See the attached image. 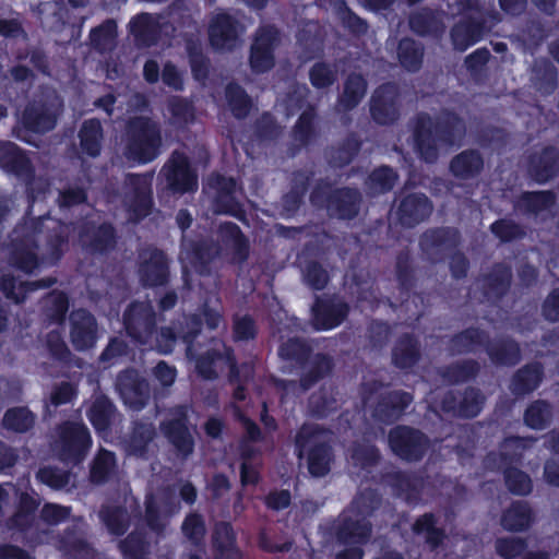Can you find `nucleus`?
Wrapping results in <instances>:
<instances>
[{
    "instance_id": "obj_16",
    "label": "nucleus",
    "mask_w": 559,
    "mask_h": 559,
    "mask_svg": "<svg viewBox=\"0 0 559 559\" xmlns=\"http://www.w3.org/2000/svg\"><path fill=\"white\" fill-rule=\"evenodd\" d=\"M167 188L174 193L191 192L197 188V175L190 166L189 158L175 151L162 169Z\"/></svg>"
},
{
    "instance_id": "obj_42",
    "label": "nucleus",
    "mask_w": 559,
    "mask_h": 559,
    "mask_svg": "<svg viewBox=\"0 0 559 559\" xmlns=\"http://www.w3.org/2000/svg\"><path fill=\"white\" fill-rule=\"evenodd\" d=\"M557 200L552 191L524 192L516 202V210L526 215H538L555 205Z\"/></svg>"
},
{
    "instance_id": "obj_3",
    "label": "nucleus",
    "mask_w": 559,
    "mask_h": 559,
    "mask_svg": "<svg viewBox=\"0 0 559 559\" xmlns=\"http://www.w3.org/2000/svg\"><path fill=\"white\" fill-rule=\"evenodd\" d=\"M453 15H461L450 31V37L455 50L465 51L488 33L500 21V14L489 10L478 0H455L448 4Z\"/></svg>"
},
{
    "instance_id": "obj_12",
    "label": "nucleus",
    "mask_w": 559,
    "mask_h": 559,
    "mask_svg": "<svg viewBox=\"0 0 559 559\" xmlns=\"http://www.w3.org/2000/svg\"><path fill=\"white\" fill-rule=\"evenodd\" d=\"M127 334L141 345L153 346L156 334V312L151 301H133L123 312Z\"/></svg>"
},
{
    "instance_id": "obj_25",
    "label": "nucleus",
    "mask_w": 559,
    "mask_h": 559,
    "mask_svg": "<svg viewBox=\"0 0 559 559\" xmlns=\"http://www.w3.org/2000/svg\"><path fill=\"white\" fill-rule=\"evenodd\" d=\"M55 283L56 278L52 277L33 282L17 281L13 275L0 271V293L17 305L25 301L29 292L48 288Z\"/></svg>"
},
{
    "instance_id": "obj_18",
    "label": "nucleus",
    "mask_w": 559,
    "mask_h": 559,
    "mask_svg": "<svg viewBox=\"0 0 559 559\" xmlns=\"http://www.w3.org/2000/svg\"><path fill=\"white\" fill-rule=\"evenodd\" d=\"M527 177L544 185L559 176V150L548 145L532 151L526 157Z\"/></svg>"
},
{
    "instance_id": "obj_19",
    "label": "nucleus",
    "mask_w": 559,
    "mask_h": 559,
    "mask_svg": "<svg viewBox=\"0 0 559 559\" xmlns=\"http://www.w3.org/2000/svg\"><path fill=\"white\" fill-rule=\"evenodd\" d=\"M70 342L79 350L94 347L98 337V323L94 314L85 309L73 310L69 316Z\"/></svg>"
},
{
    "instance_id": "obj_15",
    "label": "nucleus",
    "mask_w": 559,
    "mask_h": 559,
    "mask_svg": "<svg viewBox=\"0 0 559 559\" xmlns=\"http://www.w3.org/2000/svg\"><path fill=\"white\" fill-rule=\"evenodd\" d=\"M115 388L126 406L132 411L143 409L150 400V384L138 370L126 369L118 373Z\"/></svg>"
},
{
    "instance_id": "obj_44",
    "label": "nucleus",
    "mask_w": 559,
    "mask_h": 559,
    "mask_svg": "<svg viewBox=\"0 0 559 559\" xmlns=\"http://www.w3.org/2000/svg\"><path fill=\"white\" fill-rule=\"evenodd\" d=\"M531 82L543 94L554 92L557 86L555 66L545 58L535 60L531 68Z\"/></svg>"
},
{
    "instance_id": "obj_29",
    "label": "nucleus",
    "mask_w": 559,
    "mask_h": 559,
    "mask_svg": "<svg viewBox=\"0 0 559 559\" xmlns=\"http://www.w3.org/2000/svg\"><path fill=\"white\" fill-rule=\"evenodd\" d=\"M97 515L107 532L112 536L120 537L124 535L131 526V514L129 510L121 504H102Z\"/></svg>"
},
{
    "instance_id": "obj_39",
    "label": "nucleus",
    "mask_w": 559,
    "mask_h": 559,
    "mask_svg": "<svg viewBox=\"0 0 559 559\" xmlns=\"http://www.w3.org/2000/svg\"><path fill=\"white\" fill-rule=\"evenodd\" d=\"M489 334L476 328H468L451 337L449 350L453 355L474 353L488 343Z\"/></svg>"
},
{
    "instance_id": "obj_26",
    "label": "nucleus",
    "mask_w": 559,
    "mask_h": 559,
    "mask_svg": "<svg viewBox=\"0 0 559 559\" xmlns=\"http://www.w3.org/2000/svg\"><path fill=\"white\" fill-rule=\"evenodd\" d=\"M412 401L413 396L407 392L393 391L385 393L380 396L372 416L381 423L391 424L402 416Z\"/></svg>"
},
{
    "instance_id": "obj_57",
    "label": "nucleus",
    "mask_w": 559,
    "mask_h": 559,
    "mask_svg": "<svg viewBox=\"0 0 559 559\" xmlns=\"http://www.w3.org/2000/svg\"><path fill=\"white\" fill-rule=\"evenodd\" d=\"M60 543L66 551L75 555L88 557L94 552L85 538L84 532L78 525L67 528L61 536Z\"/></svg>"
},
{
    "instance_id": "obj_41",
    "label": "nucleus",
    "mask_w": 559,
    "mask_h": 559,
    "mask_svg": "<svg viewBox=\"0 0 559 559\" xmlns=\"http://www.w3.org/2000/svg\"><path fill=\"white\" fill-rule=\"evenodd\" d=\"M542 377V366L539 364H528L514 373L510 390L518 396L528 394L539 385Z\"/></svg>"
},
{
    "instance_id": "obj_27",
    "label": "nucleus",
    "mask_w": 559,
    "mask_h": 559,
    "mask_svg": "<svg viewBox=\"0 0 559 559\" xmlns=\"http://www.w3.org/2000/svg\"><path fill=\"white\" fill-rule=\"evenodd\" d=\"M368 88L367 80L359 73H349L335 105L337 112H347L356 108L365 97Z\"/></svg>"
},
{
    "instance_id": "obj_7",
    "label": "nucleus",
    "mask_w": 559,
    "mask_h": 559,
    "mask_svg": "<svg viewBox=\"0 0 559 559\" xmlns=\"http://www.w3.org/2000/svg\"><path fill=\"white\" fill-rule=\"evenodd\" d=\"M310 201L317 207H325L332 217L353 219L359 214L362 195L358 189L344 187L332 190L329 182L320 181L312 190Z\"/></svg>"
},
{
    "instance_id": "obj_4",
    "label": "nucleus",
    "mask_w": 559,
    "mask_h": 559,
    "mask_svg": "<svg viewBox=\"0 0 559 559\" xmlns=\"http://www.w3.org/2000/svg\"><path fill=\"white\" fill-rule=\"evenodd\" d=\"M163 144L160 124L146 116L127 120L122 134V155L130 162L146 164L154 160Z\"/></svg>"
},
{
    "instance_id": "obj_10",
    "label": "nucleus",
    "mask_w": 559,
    "mask_h": 559,
    "mask_svg": "<svg viewBox=\"0 0 559 559\" xmlns=\"http://www.w3.org/2000/svg\"><path fill=\"white\" fill-rule=\"evenodd\" d=\"M163 436L171 444L177 457L187 460L194 451L193 427L188 421V407L177 405L168 411L160 425Z\"/></svg>"
},
{
    "instance_id": "obj_24",
    "label": "nucleus",
    "mask_w": 559,
    "mask_h": 559,
    "mask_svg": "<svg viewBox=\"0 0 559 559\" xmlns=\"http://www.w3.org/2000/svg\"><path fill=\"white\" fill-rule=\"evenodd\" d=\"M213 347L195 357V370L205 380H215L225 359H230L231 348L219 340H212Z\"/></svg>"
},
{
    "instance_id": "obj_51",
    "label": "nucleus",
    "mask_w": 559,
    "mask_h": 559,
    "mask_svg": "<svg viewBox=\"0 0 559 559\" xmlns=\"http://www.w3.org/2000/svg\"><path fill=\"white\" fill-rule=\"evenodd\" d=\"M115 454L108 450L98 451L91 464L90 480L95 485L108 481L116 473Z\"/></svg>"
},
{
    "instance_id": "obj_5",
    "label": "nucleus",
    "mask_w": 559,
    "mask_h": 559,
    "mask_svg": "<svg viewBox=\"0 0 559 559\" xmlns=\"http://www.w3.org/2000/svg\"><path fill=\"white\" fill-rule=\"evenodd\" d=\"M331 435L317 424H304L295 437L297 455L301 459L307 452L308 471L313 477H323L331 471L334 460Z\"/></svg>"
},
{
    "instance_id": "obj_59",
    "label": "nucleus",
    "mask_w": 559,
    "mask_h": 559,
    "mask_svg": "<svg viewBox=\"0 0 559 559\" xmlns=\"http://www.w3.org/2000/svg\"><path fill=\"white\" fill-rule=\"evenodd\" d=\"M225 97L229 109L236 118L242 119L248 116L252 104L250 97L240 85L229 83L225 90Z\"/></svg>"
},
{
    "instance_id": "obj_1",
    "label": "nucleus",
    "mask_w": 559,
    "mask_h": 559,
    "mask_svg": "<svg viewBox=\"0 0 559 559\" xmlns=\"http://www.w3.org/2000/svg\"><path fill=\"white\" fill-rule=\"evenodd\" d=\"M74 228L49 216L24 217L10 234L8 262L32 273L40 264L57 263L69 247Z\"/></svg>"
},
{
    "instance_id": "obj_55",
    "label": "nucleus",
    "mask_w": 559,
    "mask_h": 559,
    "mask_svg": "<svg viewBox=\"0 0 559 559\" xmlns=\"http://www.w3.org/2000/svg\"><path fill=\"white\" fill-rule=\"evenodd\" d=\"M390 479L397 496L403 497L408 503H414L418 500L423 486L420 478L397 472L392 474Z\"/></svg>"
},
{
    "instance_id": "obj_54",
    "label": "nucleus",
    "mask_w": 559,
    "mask_h": 559,
    "mask_svg": "<svg viewBox=\"0 0 559 559\" xmlns=\"http://www.w3.org/2000/svg\"><path fill=\"white\" fill-rule=\"evenodd\" d=\"M420 357L417 342L405 334L399 338L393 350L392 359L396 367L405 369L414 366Z\"/></svg>"
},
{
    "instance_id": "obj_50",
    "label": "nucleus",
    "mask_w": 559,
    "mask_h": 559,
    "mask_svg": "<svg viewBox=\"0 0 559 559\" xmlns=\"http://www.w3.org/2000/svg\"><path fill=\"white\" fill-rule=\"evenodd\" d=\"M150 547L144 528H135L118 543L119 550L128 559H144Z\"/></svg>"
},
{
    "instance_id": "obj_9",
    "label": "nucleus",
    "mask_w": 559,
    "mask_h": 559,
    "mask_svg": "<svg viewBox=\"0 0 559 559\" xmlns=\"http://www.w3.org/2000/svg\"><path fill=\"white\" fill-rule=\"evenodd\" d=\"M90 445L87 428L83 424L66 421L57 428L51 449L60 461L76 465L84 460Z\"/></svg>"
},
{
    "instance_id": "obj_6",
    "label": "nucleus",
    "mask_w": 559,
    "mask_h": 559,
    "mask_svg": "<svg viewBox=\"0 0 559 559\" xmlns=\"http://www.w3.org/2000/svg\"><path fill=\"white\" fill-rule=\"evenodd\" d=\"M63 111V102L56 90L41 87L22 111L20 122L31 132L44 134L55 129Z\"/></svg>"
},
{
    "instance_id": "obj_23",
    "label": "nucleus",
    "mask_w": 559,
    "mask_h": 559,
    "mask_svg": "<svg viewBox=\"0 0 559 559\" xmlns=\"http://www.w3.org/2000/svg\"><path fill=\"white\" fill-rule=\"evenodd\" d=\"M408 26L417 36L439 39L447 29L444 12L428 7L421 8L409 14Z\"/></svg>"
},
{
    "instance_id": "obj_17",
    "label": "nucleus",
    "mask_w": 559,
    "mask_h": 559,
    "mask_svg": "<svg viewBox=\"0 0 559 559\" xmlns=\"http://www.w3.org/2000/svg\"><path fill=\"white\" fill-rule=\"evenodd\" d=\"M399 97V87L393 83L376 88L369 103L373 121L381 126L394 123L400 117Z\"/></svg>"
},
{
    "instance_id": "obj_28",
    "label": "nucleus",
    "mask_w": 559,
    "mask_h": 559,
    "mask_svg": "<svg viewBox=\"0 0 559 559\" xmlns=\"http://www.w3.org/2000/svg\"><path fill=\"white\" fill-rule=\"evenodd\" d=\"M486 353L490 361L497 367H512L521 361L520 345L510 337L488 340Z\"/></svg>"
},
{
    "instance_id": "obj_34",
    "label": "nucleus",
    "mask_w": 559,
    "mask_h": 559,
    "mask_svg": "<svg viewBox=\"0 0 559 559\" xmlns=\"http://www.w3.org/2000/svg\"><path fill=\"white\" fill-rule=\"evenodd\" d=\"M80 148L90 157H97L100 154L105 139L102 122L96 118L84 120L78 131Z\"/></svg>"
},
{
    "instance_id": "obj_45",
    "label": "nucleus",
    "mask_w": 559,
    "mask_h": 559,
    "mask_svg": "<svg viewBox=\"0 0 559 559\" xmlns=\"http://www.w3.org/2000/svg\"><path fill=\"white\" fill-rule=\"evenodd\" d=\"M312 354V346L302 337L294 336L283 341L278 347L281 359L305 367Z\"/></svg>"
},
{
    "instance_id": "obj_62",
    "label": "nucleus",
    "mask_w": 559,
    "mask_h": 559,
    "mask_svg": "<svg viewBox=\"0 0 559 559\" xmlns=\"http://www.w3.org/2000/svg\"><path fill=\"white\" fill-rule=\"evenodd\" d=\"M33 11L43 23L49 26L63 24V17L67 14L64 4L57 0L40 2Z\"/></svg>"
},
{
    "instance_id": "obj_52",
    "label": "nucleus",
    "mask_w": 559,
    "mask_h": 559,
    "mask_svg": "<svg viewBox=\"0 0 559 559\" xmlns=\"http://www.w3.org/2000/svg\"><path fill=\"white\" fill-rule=\"evenodd\" d=\"M213 544L219 559H237L235 534L228 522H218L213 531Z\"/></svg>"
},
{
    "instance_id": "obj_22",
    "label": "nucleus",
    "mask_w": 559,
    "mask_h": 559,
    "mask_svg": "<svg viewBox=\"0 0 559 559\" xmlns=\"http://www.w3.org/2000/svg\"><path fill=\"white\" fill-rule=\"evenodd\" d=\"M81 246L91 253H104L116 246L115 229L109 224L84 223L79 233Z\"/></svg>"
},
{
    "instance_id": "obj_47",
    "label": "nucleus",
    "mask_w": 559,
    "mask_h": 559,
    "mask_svg": "<svg viewBox=\"0 0 559 559\" xmlns=\"http://www.w3.org/2000/svg\"><path fill=\"white\" fill-rule=\"evenodd\" d=\"M219 233L222 240L233 249L234 260L238 263L245 262L249 257V241L239 227L233 223H225L221 225Z\"/></svg>"
},
{
    "instance_id": "obj_35",
    "label": "nucleus",
    "mask_w": 559,
    "mask_h": 559,
    "mask_svg": "<svg viewBox=\"0 0 559 559\" xmlns=\"http://www.w3.org/2000/svg\"><path fill=\"white\" fill-rule=\"evenodd\" d=\"M512 280L511 267L504 263L495 264L483 276V289L489 299L501 298L510 288Z\"/></svg>"
},
{
    "instance_id": "obj_38",
    "label": "nucleus",
    "mask_w": 559,
    "mask_h": 559,
    "mask_svg": "<svg viewBox=\"0 0 559 559\" xmlns=\"http://www.w3.org/2000/svg\"><path fill=\"white\" fill-rule=\"evenodd\" d=\"M372 526L366 518L353 519L345 515L336 531V537L344 544L366 543L371 535Z\"/></svg>"
},
{
    "instance_id": "obj_32",
    "label": "nucleus",
    "mask_w": 559,
    "mask_h": 559,
    "mask_svg": "<svg viewBox=\"0 0 559 559\" xmlns=\"http://www.w3.org/2000/svg\"><path fill=\"white\" fill-rule=\"evenodd\" d=\"M334 367V359L325 353L311 354L308 366L301 373L299 386L301 392L308 391L317 382L329 376Z\"/></svg>"
},
{
    "instance_id": "obj_48",
    "label": "nucleus",
    "mask_w": 559,
    "mask_h": 559,
    "mask_svg": "<svg viewBox=\"0 0 559 559\" xmlns=\"http://www.w3.org/2000/svg\"><path fill=\"white\" fill-rule=\"evenodd\" d=\"M36 416L25 406H16L7 409L1 425L4 429L16 433H26L35 426Z\"/></svg>"
},
{
    "instance_id": "obj_37",
    "label": "nucleus",
    "mask_w": 559,
    "mask_h": 559,
    "mask_svg": "<svg viewBox=\"0 0 559 559\" xmlns=\"http://www.w3.org/2000/svg\"><path fill=\"white\" fill-rule=\"evenodd\" d=\"M484 167V159L476 150H465L455 155L449 165L450 173L459 179L467 180L478 176Z\"/></svg>"
},
{
    "instance_id": "obj_11",
    "label": "nucleus",
    "mask_w": 559,
    "mask_h": 559,
    "mask_svg": "<svg viewBox=\"0 0 559 559\" xmlns=\"http://www.w3.org/2000/svg\"><path fill=\"white\" fill-rule=\"evenodd\" d=\"M461 233L455 227L440 226L427 228L418 240L424 259L432 264L443 262L461 246Z\"/></svg>"
},
{
    "instance_id": "obj_2",
    "label": "nucleus",
    "mask_w": 559,
    "mask_h": 559,
    "mask_svg": "<svg viewBox=\"0 0 559 559\" xmlns=\"http://www.w3.org/2000/svg\"><path fill=\"white\" fill-rule=\"evenodd\" d=\"M465 134L466 123L455 112L444 110L436 118L420 112L414 121V150L421 160L435 164L439 158L440 144L447 146L460 144Z\"/></svg>"
},
{
    "instance_id": "obj_56",
    "label": "nucleus",
    "mask_w": 559,
    "mask_h": 559,
    "mask_svg": "<svg viewBox=\"0 0 559 559\" xmlns=\"http://www.w3.org/2000/svg\"><path fill=\"white\" fill-rule=\"evenodd\" d=\"M413 532L423 535L425 543L430 549H436L444 538V532L436 526V519L432 513H426L418 518L413 524Z\"/></svg>"
},
{
    "instance_id": "obj_21",
    "label": "nucleus",
    "mask_w": 559,
    "mask_h": 559,
    "mask_svg": "<svg viewBox=\"0 0 559 559\" xmlns=\"http://www.w3.org/2000/svg\"><path fill=\"white\" fill-rule=\"evenodd\" d=\"M243 25L227 13L215 15L209 27L210 43L217 50H231L238 43Z\"/></svg>"
},
{
    "instance_id": "obj_30",
    "label": "nucleus",
    "mask_w": 559,
    "mask_h": 559,
    "mask_svg": "<svg viewBox=\"0 0 559 559\" xmlns=\"http://www.w3.org/2000/svg\"><path fill=\"white\" fill-rule=\"evenodd\" d=\"M156 437V429L152 423L136 420L132 430L123 442L124 451L129 455L146 457L150 443Z\"/></svg>"
},
{
    "instance_id": "obj_31",
    "label": "nucleus",
    "mask_w": 559,
    "mask_h": 559,
    "mask_svg": "<svg viewBox=\"0 0 559 559\" xmlns=\"http://www.w3.org/2000/svg\"><path fill=\"white\" fill-rule=\"evenodd\" d=\"M312 324L317 330L332 329L338 325L347 313V306L341 301L317 299L312 307Z\"/></svg>"
},
{
    "instance_id": "obj_14",
    "label": "nucleus",
    "mask_w": 559,
    "mask_h": 559,
    "mask_svg": "<svg viewBox=\"0 0 559 559\" xmlns=\"http://www.w3.org/2000/svg\"><path fill=\"white\" fill-rule=\"evenodd\" d=\"M138 275L144 287L165 286L169 282V260L159 249L148 247L139 253Z\"/></svg>"
},
{
    "instance_id": "obj_33",
    "label": "nucleus",
    "mask_w": 559,
    "mask_h": 559,
    "mask_svg": "<svg viewBox=\"0 0 559 559\" xmlns=\"http://www.w3.org/2000/svg\"><path fill=\"white\" fill-rule=\"evenodd\" d=\"M130 32L138 46L151 47L159 38L160 25L153 14L144 12L131 20Z\"/></svg>"
},
{
    "instance_id": "obj_40",
    "label": "nucleus",
    "mask_w": 559,
    "mask_h": 559,
    "mask_svg": "<svg viewBox=\"0 0 559 559\" xmlns=\"http://www.w3.org/2000/svg\"><path fill=\"white\" fill-rule=\"evenodd\" d=\"M117 23L114 19L104 21L90 32V46L98 53H109L117 46Z\"/></svg>"
},
{
    "instance_id": "obj_13",
    "label": "nucleus",
    "mask_w": 559,
    "mask_h": 559,
    "mask_svg": "<svg viewBox=\"0 0 559 559\" xmlns=\"http://www.w3.org/2000/svg\"><path fill=\"white\" fill-rule=\"evenodd\" d=\"M388 441L397 456L409 462L421 460L429 448L428 438L420 430L409 426L392 428Z\"/></svg>"
},
{
    "instance_id": "obj_20",
    "label": "nucleus",
    "mask_w": 559,
    "mask_h": 559,
    "mask_svg": "<svg viewBox=\"0 0 559 559\" xmlns=\"http://www.w3.org/2000/svg\"><path fill=\"white\" fill-rule=\"evenodd\" d=\"M432 211L433 204L424 193H402L395 202V215L405 227L426 221Z\"/></svg>"
},
{
    "instance_id": "obj_63",
    "label": "nucleus",
    "mask_w": 559,
    "mask_h": 559,
    "mask_svg": "<svg viewBox=\"0 0 559 559\" xmlns=\"http://www.w3.org/2000/svg\"><path fill=\"white\" fill-rule=\"evenodd\" d=\"M316 110L309 106L299 117L294 127V139L300 145H307L316 136Z\"/></svg>"
},
{
    "instance_id": "obj_8",
    "label": "nucleus",
    "mask_w": 559,
    "mask_h": 559,
    "mask_svg": "<svg viewBox=\"0 0 559 559\" xmlns=\"http://www.w3.org/2000/svg\"><path fill=\"white\" fill-rule=\"evenodd\" d=\"M153 176L154 173L127 174L117 190V195L133 222H139L151 213Z\"/></svg>"
},
{
    "instance_id": "obj_60",
    "label": "nucleus",
    "mask_w": 559,
    "mask_h": 559,
    "mask_svg": "<svg viewBox=\"0 0 559 559\" xmlns=\"http://www.w3.org/2000/svg\"><path fill=\"white\" fill-rule=\"evenodd\" d=\"M552 419V406L544 400L533 402L524 414V421L534 429H543Z\"/></svg>"
},
{
    "instance_id": "obj_43",
    "label": "nucleus",
    "mask_w": 559,
    "mask_h": 559,
    "mask_svg": "<svg viewBox=\"0 0 559 559\" xmlns=\"http://www.w3.org/2000/svg\"><path fill=\"white\" fill-rule=\"evenodd\" d=\"M116 415V406L103 394L95 397L88 411L90 420L99 432L109 430Z\"/></svg>"
},
{
    "instance_id": "obj_53",
    "label": "nucleus",
    "mask_w": 559,
    "mask_h": 559,
    "mask_svg": "<svg viewBox=\"0 0 559 559\" xmlns=\"http://www.w3.org/2000/svg\"><path fill=\"white\" fill-rule=\"evenodd\" d=\"M480 366L474 359L456 361L438 369V374L448 383L465 382L477 376Z\"/></svg>"
},
{
    "instance_id": "obj_49",
    "label": "nucleus",
    "mask_w": 559,
    "mask_h": 559,
    "mask_svg": "<svg viewBox=\"0 0 559 559\" xmlns=\"http://www.w3.org/2000/svg\"><path fill=\"white\" fill-rule=\"evenodd\" d=\"M360 143L354 135H348L336 145L326 150L325 156L330 166L341 168L348 165L358 153Z\"/></svg>"
},
{
    "instance_id": "obj_64",
    "label": "nucleus",
    "mask_w": 559,
    "mask_h": 559,
    "mask_svg": "<svg viewBox=\"0 0 559 559\" xmlns=\"http://www.w3.org/2000/svg\"><path fill=\"white\" fill-rule=\"evenodd\" d=\"M2 167L15 175H22L28 171L29 162L24 153L15 145L8 146L0 156Z\"/></svg>"
},
{
    "instance_id": "obj_36",
    "label": "nucleus",
    "mask_w": 559,
    "mask_h": 559,
    "mask_svg": "<svg viewBox=\"0 0 559 559\" xmlns=\"http://www.w3.org/2000/svg\"><path fill=\"white\" fill-rule=\"evenodd\" d=\"M534 522V512L526 501H514L507 508L500 519L502 527L509 532H523Z\"/></svg>"
},
{
    "instance_id": "obj_46",
    "label": "nucleus",
    "mask_w": 559,
    "mask_h": 559,
    "mask_svg": "<svg viewBox=\"0 0 559 559\" xmlns=\"http://www.w3.org/2000/svg\"><path fill=\"white\" fill-rule=\"evenodd\" d=\"M424 55L425 48L421 43L409 37H405L400 40L397 46V58L405 70L409 72H417L421 68Z\"/></svg>"
},
{
    "instance_id": "obj_58",
    "label": "nucleus",
    "mask_w": 559,
    "mask_h": 559,
    "mask_svg": "<svg viewBox=\"0 0 559 559\" xmlns=\"http://www.w3.org/2000/svg\"><path fill=\"white\" fill-rule=\"evenodd\" d=\"M396 179V173L390 167L374 169L366 181L367 192L370 195L385 193L394 187Z\"/></svg>"
},
{
    "instance_id": "obj_61",
    "label": "nucleus",
    "mask_w": 559,
    "mask_h": 559,
    "mask_svg": "<svg viewBox=\"0 0 559 559\" xmlns=\"http://www.w3.org/2000/svg\"><path fill=\"white\" fill-rule=\"evenodd\" d=\"M380 504L381 498L377 491L371 488H366L355 496L348 508V512L366 518L371 515Z\"/></svg>"
}]
</instances>
